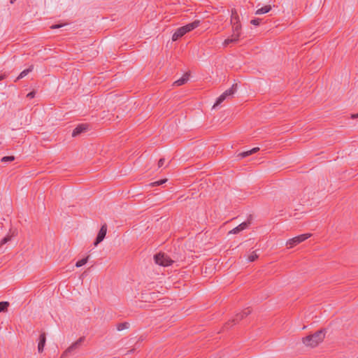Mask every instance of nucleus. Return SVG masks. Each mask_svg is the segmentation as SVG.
<instances>
[{
    "mask_svg": "<svg viewBox=\"0 0 358 358\" xmlns=\"http://www.w3.org/2000/svg\"><path fill=\"white\" fill-rule=\"evenodd\" d=\"M324 337L325 330L320 329L313 334L303 337L302 342L307 347L315 348L323 341Z\"/></svg>",
    "mask_w": 358,
    "mask_h": 358,
    "instance_id": "f257e3e1",
    "label": "nucleus"
},
{
    "mask_svg": "<svg viewBox=\"0 0 358 358\" xmlns=\"http://www.w3.org/2000/svg\"><path fill=\"white\" fill-rule=\"evenodd\" d=\"M200 24V20H194V22L189 23L185 26L180 27L176 29L175 33L172 36V40L176 41L180 38L182 37L185 34L198 27Z\"/></svg>",
    "mask_w": 358,
    "mask_h": 358,
    "instance_id": "f03ea898",
    "label": "nucleus"
},
{
    "mask_svg": "<svg viewBox=\"0 0 358 358\" xmlns=\"http://www.w3.org/2000/svg\"><path fill=\"white\" fill-rule=\"evenodd\" d=\"M251 313H252V310L250 309V308H245L241 313L236 314L235 315V317L231 320H229L227 322H226L224 327L225 329L230 328L233 325L238 324L243 318L248 316Z\"/></svg>",
    "mask_w": 358,
    "mask_h": 358,
    "instance_id": "7ed1b4c3",
    "label": "nucleus"
},
{
    "mask_svg": "<svg viewBox=\"0 0 358 358\" xmlns=\"http://www.w3.org/2000/svg\"><path fill=\"white\" fill-rule=\"evenodd\" d=\"M238 85L236 83L234 84L231 88L227 90L224 93H222L217 99L216 102L213 105V108H215L221 103H222L228 96H232L237 90Z\"/></svg>",
    "mask_w": 358,
    "mask_h": 358,
    "instance_id": "20e7f679",
    "label": "nucleus"
},
{
    "mask_svg": "<svg viewBox=\"0 0 358 358\" xmlns=\"http://www.w3.org/2000/svg\"><path fill=\"white\" fill-rule=\"evenodd\" d=\"M154 259L156 264L163 266H170L174 262L169 256L164 253H159L155 255L154 256Z\"/></svg>",
    "mask_w": 358,
    "mask_h": 358,
    "instance_id": "39448f33",
    "label": "nucleus"
},
{
    "mask_svg": "<svg viewBox=\"0 0 358 358\" xmlns=\"http://www.w3.org/2000/svg\"><path fill=\"white\" fill-rule=\"evenodd\" d=\"M311 236H312L311 234H301L299 236H297L296 237L289 239L287 241L286 245L288 248H292L296 246V245L301 243V242L306 241V239L310 238Z\"/></svg>",
    "mask_w": 358,
    "mask_h": 358,
    "instance_id": "423d86ee",
    "label": "nucleus"
},
{
    "mask_svg": "<svg viewBox=\"0 0 358 358\" xmlns=\"http://www.w3.org/2000/svg\"><path fill=\"white\" fill-rule=\"evenodd\" d=\"M85 340V336H81L80 338H79L78 340H77L76 342H74L73 343H72L63 353L62 355H61V357L60 358H65L66 357H67L70 353H71L72 352H73L75 350L78 349L80 345L81 344L84 342V341Z\"/></svg>",
    "mask_w": 358,
    "mask_h": 358,
    "instance_id": "0eeeda50",
    "label": "nucleus"
},
{
    "mask_svg": "<svg viewBox=\"0 0 358 358\" xmlns=\"http://www.w3.org/2000/svg\"><path fill=\"white\" fill-rule=\"evenodd\" d=\"M107 232V225L106 224H104L101 226L97 236L95 239V241L94 243V245L96 246L99 243H100L105 238Z\"/></svg>",
    "mask_w": 358,
    "mask_h": 358,
    "instance_id": "6e6552de",
    "label": "nucleus"
},
{
    "mask_svg": "<svg viewBox=\"0 0 358 358\" xmlns=\"http://www.w3.org/2000/svg\"><path fill=\"white\" fill-rule=\"evenodd\" d=\"M89 124H78L73 131L72 136L75 137L80 134L85 132L88 130Z\"/></svg>",
    "mask_w": 358,
    "mask_h": 358,
    "instance_id": "1a4fd4ad",
    "label": "nucleus"
},
{
    "mask_svg": "<svg viewBox=\"0 0 358 358\" xmlns=\"http://www.w3.org/2000/svg\"><path fill=\"white\" fill-rule=\"evenodd\" d=\"M250 224H251V222L249 220L245 222H243L241 224H240L238 226H237L236 227H235L232 230H231L229 231V234H236L241 232V231L245 229L247 227H248L250 225Z\"/></svg>",
    "mask_w": 358,
    "mask_h": 358,
    "instance_id": "9d476101",
    "label": "nucleus"
},
{
    "mask_svg": "<svg viewBox=\"0 0 358 358\" xmlns=\"http://www.w3.org/2000/svg\"><path fill=\"white\" fill-rule=\"evenodd\" d=\"M46 342V335L45 332H43L39 336V341L38 344V351L41 353L43 351V348Z\"/></svg>",
    "mask_w": 358,
    "mask_h": 358,
    "instance_id": "9b49d317",
    "label": "nucleus"
},
{
    "mask_svg": "<svg viewBox=\"0 0 358 358\" xmlns=\"http://www.w3.org/2000/svg\"><path fill=\"white\" fill-rule=\"evenodd\" d=\"M239 37H240L239 34H238V33L234 34V33H233V34H231V36L229 38H227V39H225V40H224V43H223V45H224V46H227V45H228L229 43H236V42H238V40H239Z\"/></svg>",
    "mask_w": 358,
    "mask_h": 358,
    "instance_id": "f8f14e48",
    "label": "nucleus"
},
{
    "mask_svg": "<svg viewBox=\"0 0 358 358\" xmlns=\"http://www.w3.org/2000/svg\"><path fill=\"white\" fill-rule=\"evenodd\" d=\"M189 73H186L185 74H184V76L181 78L176 80L173 83V85L181 86V85L185 84L187 82V80H189Z\"/></svg>",
    "mask_w": 358,
    "mask_h": 358,
    "instance_id": "ddd939ff",
    "label": "nucleus"
},
{
    "mask_svg": "<svg viewBox=\"0 0 358 358\" xmlns=\"http://www.w3.org/2000/svg\"><path fill=\"white\" fill-rule=\"evenodd\" d=\"M259 150V148H254L248 151H245V152H241L238 154V157H240L241 158H244V157H246L248 156H250L254 153H256L257 151Z\"/></svg>",
    "mask_w": 358,
    "mask_h": 358,
    "instance_id": "4468645a",
    "label": "nucleus"
},
{
    "mask_svg": "<svg viewBox=\"0 0 358 358\" xmlns=\"http://www.w3.org/2000/svg\"><path fill=\"white\" fill-rule=\"evenodd\" d=\"M271 10V5H266L264 7L259 8L256 10L255 14L256 15H261L268 13Z\"/></svg>",
    "mask_w": 358,
    "mask_h": 358,
    "instance_id": "2eb2a0df",
    "label": "nucleus"
},
{
    "mask_svg": "<svg viewBox=\"0 0 358 358\" xmlns=\"http://www.w3.org/2000/svg\"><path fill=\"white\" fill-rule=\"evenodd\" d=\"M34 69V65H31L28 69H24V71H22L20 75L18 76V77L16 78L15 81L24 78V76H26L29 73L31 72Z\"/></svg>",
    "mask_w": 358,
    "mask_h": 358,
    "instance_id": "dca6fc26",
    "label": "nucleus"
},
{
    "mask_svg": "<svg viewBox=\"0 0 358 358\" xmlns=\"http://www.w3.org/2000/svg\"><path fill=\"white\" fill-rule=\"evenodd\" d=\"M129 327V323L124 322L117 324V329L118 331H122Z\"/></svg>",
    "mask_w": 358,
    "mask_h": 358,
    "instance_id": "f3484780",
    "label": "nucleus"
},
{
    "mask_svg": "<svg viewBox=\"0 0 358 358\" xmlns=\"http://www.w3.org/2000/svg\"><path fill=\"white\" fill-rule=\"evenodd\" d=\"M8 306H9V303L8 301H1L0 302V313L7 311Z\"/></svg>",
    "mask_w": 358,
    "mask_h": 358,
    "instance_id": "a211bd4d",
    "label": "nucleus"
},
{
    "mask_svg": "<svg viewBox=\"0 0 358 358\" xmlns=\"http://www.w3.org/2000/svg\"><path fill=\"white\" fill-rule=\"evenodd\" d=\"M232 29H233L234 34L238 33L241 36V23L232 24Z\"/></svg>",
    "mask_w": 358,
    "mask_h": 358,
    "instance_id": "6ab92c4d",
    "label": "nucleus"
},
{
    "mask_svg": "<svg viewBox=\"0 0 358 358\" xmlns=\"http://www.w3.org/2000/svg\"><path fill=\"white\" fill-rule=\"evenodd\" d=\"M89 256L86 257L85 258H83L79 261H78L76 264V267H80L83 265H85L87 261H88Z\"/></svg>",
    "mask_w": 358,
    "mask_h": 358,
    "instance_id": "aec40b11",
    "label": "nucleus"
},
{
    "mask_svg": "<svg viewBox=\"0 0 358 358\" xmlns=\"http://www.w3.org/2000/svg\"><path fill=\"white\" fill-rule=\"evenodd\" d=\"M258 258V255L256 254V252L254 251L252 252L249 256H248V261L249 262H254Z\"/></svg>",
    "mask_w": 358,
    "mask_h": 358,
    "instance_id": "412c9836",
    "label": "nucleus"
},
{
    "mask_svg": "<svg viewBox=\"0 0 358 358\" xmlns=\"http://www.w3.org/2000/svg\"><path fill=\"white\" fill-rule=\"evenodd\" d=\"M15 159L14 156H6L1 159L2 162H13Z\"/></svg>",
    "mask_w": 358,
    "mask_h": 358,
    "instance_id": "4be33fe9",
    "label": "nucleus"
},
{
    "mask_svg": "<svg viewBox=\"0 0 358 358\" xmlns=\"http://www.w3.org/2000/svg\"><path fill=\"white\" fill-rule=\"evenodd\" d=\"M167 179H162V180H159L158 181H156V182H154L150 184V185L152 186H158V185H161L164 183H165L166 182Z\"/></svg>",
    "mask_w": 358,
    "mask_h": 358,
    "instance_id": "5701e85b",
    "label": "nucleus"
},
{
    "mask_svg": "<svg viewBox=\"0 0 358 358\" xmlns=\"http://www.w3.org/2000/svg\"><path fill=\"white\" fill-rule=\"evenodd\" d=\"M262 21V19L260 18H255L250 21V23L253 25L258 26L259 25L260 22Z\"/></svg>",
    "mask_w": 358,
    "mask_h": 358,
    "instance_id": "b1692460",
    "label": "nucleus"
},
{
    "mask_svg": "<svg viewBox=\"0 0 358 358\" xmlns=\"http://www.w3.org/2000/svg\"><path fill=\"white\" fill-rule=\"evenodd\" d=\"M231 24L240 23L239 17H231Z\"/></svg>",
    "mask_w": 358,
    "mask_h": 358,
    "instance_id": "393cba45",
    "label": "nucleus"
},
{
    "mask_svg": "<svg viewBox=\"0 0 358 358\" xmlns=\"http://www.w3.org/2000/svg\"><path fill=\"white\" fill-rule=\"evenodd\" d=\"M10 240V236H7L4 237L1 241H0V246L3 245V244L6 243L8 241Z\"/></svg>",
    "mask_w": 358,
    "mask_h": 358,
    "instance_id": "a878e982",
    "label": "nucleus"
},
{
    "mask_svg": "<svg viewBox=\"0 0 358 358\" xmlns=\"http://www.w3.org/2000/svg\"><path fill=\"white\" fill-rule=\"evenodd\" d=\"M165 159L164 158H161L158 162V167H162L164 164Z\"/></svg>",
    "mask_w": 358,
    "mask_h": 358,
    "instance_id": "bb28decb",
    "label": "nucleus"
},
{
    "mask_svg": "<svg viewBox=\"0 0 358 358\" xmlns=\"http://www.w3.org/2000/svg\"><path fill=\"white\" fill-rule=\"evenodd\" d=\"M238 17V13L235 8L231 9V17Z\"/></svg>",
    "mask_w": 358,
    "mask_h": 358,
    "instance_id": "cd10ccee",
    "label": "nucleus"
},
{
    "mask_svg": "<svg viewBox=\"0 0 358 358\" xmlns=\"http://www.w3.org/2000/svg\"><path fill=\"white\" fill-rule=\"evenodd\" d=\"M62 26H63L62 24H53V25H52V26L50 27V28H51L52 29H59V28L62 27Z\"/></svg>",
    "mask_w": 358,
    "mask_h": 358,
    "instance_id": "c85d7f7f",
    "label": "nucleus"
},
{
    "mask_svg": "<svg viewBox=\"0 0 358 358\" xmlns=\"http://www.w3.org/2000/svg\"><path fill=\"white\" fill-rule=\"evenodd\" d=\"M35 96V92H29L28 94H27V97L30 98V99H32L34 98Z\"/></svg>",
    "mask_w": 358,
    "mask_h": 358,
    "instance_id": "c756f323",
    "label": "nucleus"
},
{
    "mask_svg": "<svg viewBox=\"0 0 358 358\" xmlns=\"http://www.w3.org/2000/svg\"><path fill=\"white\" fill-rule=\"evenodd\" d=\"M145 338V336H141L139 338H138V342H141L143 341H144V339Z\"/></svg>",
    "mask_w": 358,
    "mask_h": 358,
    "instance_id": "7c9ffc66",
    "label": "nucleus"
},
{
    "mask_svg": "<svg viewBox=\"0 0 358 358\" xmlns=\"http://www.w3.org/2000/svg\"><path fill=\"white\" fill-rule=\"evenodd\" d=\"M351 118H352V119L358 118V113H357V114H352V115H351Z\"/></svg>",
    "mask_w": 358,
    "mask_h": 358,
    "instance_id": "2f4dec72",
    "label": "nucleus"
},
{
    "mask_svg": "<svg viewBox=\"0 0 358 358\" xmlns=\"http://www.w3.org/2000/svg\"><path fill=\"white\" fill-rule=\"evenodd\" d=\"M6 78L5 75H0V81Z\"/></svg>",
    "mask_w": 358,
    "mask_h": 358,
    "instance_id": "473e14b6",
    "label": "nucleus"
},
{
    "mask_svg": "<svg viewBox=\"0 0 358 358\" xmlns=\"http://www.w3.org/2000/svg\"><path fill=\"white\" fill-rule=\"evenodd\" d=\"M16 0H10V3H13Z\"/></svg>",
    "mask_w": 358,
    "mask_h": 358,
    "instance_id": "72a5a7b5",
    "label": "nucleus"
},
{
    "mask_svg": "<svg viewBox=\"0 0 358 358\" xmlns=\"http://www.w3.org/2000/svg\"><path fill=\"white\" fill-rule=\"evenodd\" d=\"M357 358H358V357H357Z\"/></svg>",
    "mask_w": 358,
    "mask_h": 358,
    "instance_id": "f704fd0d",
    "label": "nucleus"
}]
</instances>
